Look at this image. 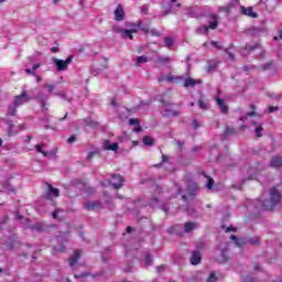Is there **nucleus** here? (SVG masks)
<instances>
[{"mask_svg":"<svg viewBox=\"0 0 282 282\" xmlns=\"http://www.w3.org/2000/svg\"><path fill=\"white\" fill-rule=\"evenodd\" d=\"M155 193L160 194L162 193V187H160L159 185L155 186Z\"/></svg>","mask_w":282,"mask_h":282,"instance_id":"052dcab7","label":"nucleus"},{"mask_svg":"<svg viewBox=\"0 0 282 282\" xmlns=\"http://www.w3.org/2000/svg\"><path fill=\"white\" fill-rule=\"evenodd\" d=\"M251 243H252L253 246H257V243H259V238H253V239H251Z\"/></svg>","mask_w":282,"mask_h":282,"instance_id":"bf43d9fd","label":"nucleus"},{"mask_svg":"<svg viewBox=\"0 0 282 282\" xmlns=\"http://www.w3.org/2000/svg\"><path fill=\"white\" fill-rule=\"evenodd\" d=\"M198 107H199V109H203V110L208 109V105H206L205 101L202 99L198 100Z\"/></svg>","mask_w":282,"mask_h":282,"instance_id":"4c0bfd02","label":"nucleus"},{"mask_svg":"<svg viewBox=\"0 0 282 282\" xmlns=\"http://www.w3.org/2000/svg\"><path fill=\"white\" fill-rule=\"evenodd\" d=\"M274 111H279V107L270 106L269 107V113H274Z\"/></svg>","mask_w":282,"mask_h":282,"instance_id":"3c124183","label":"nucleus"},{"mask_svg":"<svg viewBox=\"0 0 282 282\" xmlns=\"http://www.w3.org/2000/svg\"><path fill=\"white\" fill-rule=\"evenodd\" d=\"M33 230H36L37 232H41L43 230V225L42 224H35L33 225Z\"/></svg>","mask_w":282,"mask_h":282,"instance_id":"79ce46f5","label":"nucleus"},{"mask_svg":"<svg viewBox=\"0 0 282 282\" xmlns=\"http://www.w3.org/2000/svg\"><path fill=\"white\" fill-rule=\"evenodd\" d=\"M129 124H131L132 127H138L140 124V120H138V119H130L129 120Z\"/></svg>","mask_w":282,"mask_h":282,"instance_id":"a19ab883","label":"nucleus"},{"mask_svg":"<svg viewBox=\"0 0 282 282\" xmlns=\"http://www.w3.org/2000/svg\"><path fill=\"white\" fill-rule=\"evenodd\" d=\"M202 262V253L199 251H194L191 257L192 265H199Z\"/></svg>","mask_w":282,"mask_h":282,"instance_id":"2eb2a0df","label":"nucleus"},{"mask_svg":"<svg viewBox=\"0 0 282 282\" xmlns=\"http://www.w3.org/2000/svg\"><path fill=\"white\" fill-rule=\"evenodd\" d=\"M138 30L132 29V30H121V36L122 39H130L133 40V34H135Z\"/></svg>","mask_w":282,"mask_h":282,"instance_id":"412c9836","label":"nucleus"},{"mask_svg":"<svg viewBox=\"0 0 282 282\" xmlns=\"http://www.w3.org/2000/svg\"><path fill=\"white\" fill-rule=\"evenodd\" d=\"M72 61H74V56L69 55L65 61L64 59H58L56 57L52 58V62L54 63L57 72H65L67 67L72 64Z\"/></svg>","mask_w":282,"mask_h":282,"instance_id":"f03ea898","label":"nucleus"},{"mask_svg":"<svg viewBox=\"0 0 282 282\" xmlns=\"http://www.w3.org/2000/svg\"><path fill=\"white\" fill-rule=\"evenodd\" d=\"M187 191H189V195H195V191H197V184L193 183L188 185Z\"/></svg>","mask_w":282,"mask_h":282,"instance_id":"f704fd0d","label":"nucleus"},{"mask_svg":"<svg viewBox=\"0 0 282 282\" xmlns=\"http://www.w3.org/2000/svg\"><path fill=\"white\" fill-rule=\"evenodd\" d=\"M46 186L48 188L46 194V199H50L54 204V200L52 199V197H58V195H61V192H58V188L52 186L51 184L46 183Z\"/></svg>","mask_w":282,"mask_h":282,"instance_id":"6e6552de","label":"nucleus"},{"mask_svg":"<svg viewBox=\"0 0 282 282\" xmlns=\"http://www.w3.org/2000/svg\"><path fill=\"white\" fill-rule=\"evenodd\" d=\"M134 131L135 133H140V131H142V128L140 127V124L134 128Z\"/></svg>","mask_w":282,"mask_h":282,"instance_id":"e2e57ef3","label":"nucleus"},{"mask_svg":"<svg viewBox=\"0 0 282 282\" xmlns=\"http://www.w3.org/2000/svg\"><path fill=\"white\" fill-rule=\"evenodd\" d=\"M213 182H214V181H213V178H212V177H207V184H206V187H207V188H209V189H210V188H213Z\"/></svg>","mask_w":282,"mask_h":282,"instance_id":"a18cd8bd","label":"nucleus"},{"mask_svg":"<svg viewBox=\"0 0 282 282\" xmlns=\"http://www.w3.org/2000/svg\"><path fill=\"white\" fill-rule=\"evenodd\" d=\"M17 105L13 106H9V111H8V116H17Z\"/></svg>","mask_w":282,"mask_h":282,"instance_id":"72a5a7b5","label":"nucleus"},{"mask_svg":"<svg viewBox=\"0 0 282 282\" xmlns=\"http://www.w3.org/2000/svg\"><path fill=\"white\" fill-rule=\"evenodd\" d=\"M163 270H164V265H159V267H156V271H158V272H163Z\"/></svg>","mask_w":282,"mask_h":282,"instance_id":"0e129e2a","label":"nucleus"},{"mask_svg":"<svg viewBox=\"0 0 282 282\" xmlns=\"http://www.w3.org/2000/svg\"><path fill=\"white\" fill-rule=\"evenodd\" d=\"M263 131V127L259 126L256 128V135L257 138H261L263 134L261 133Z\"/></svg>","mask_w":282,"mask_h":282,"instance_id":"ea45409f","label":"nucleus"},{"mask_svg":"<svg viewBox=\"0 0 282 282\" xmlns=\"http://www.w3.org/2000/svg\"><path fill=\"white\" fill-rule=\"evenodd\" d=\"M230 239L232 241H235L236 246H238L239 248H241V246H246V240L245 239H238L237 236H235V235H231Z\"/></svg>","mask_w":282,"mask_h":282,"instance_id":"a878e982","label":"nucleus"},{"mask_svg":"<svg viewBox=\"0 0 282 282\" xmlns=\"http://www.w3.org/2000/svg\"><path fill=\"white\" fill-rule=\"evenodd\" d=\"M145 265H153V258L149 253L145 256Z\"/></svg>","mask_w":282,"mask_h":282,"instance_id":"c9c22d12","label":"nucleus"},{"mask_svg":"<svg viewBox=\"0 0 282 282\" xmlns=\"http://www.w3.org/2000/svg\"><path fill=\"white\" fill-rule=\"evenodd\" d=\"M210 43H212V45H213L214 47H216V50H221V46L219 45V42L212 41Z\"/></svg>","mask_w":282,"mask_h":282,"instance_id":"603ef678","label":"nucleus"},{"mask_svg":"<svg viewBox=\"0 0 282 282\" xmlns=\"http://www.w3.org/2000/svg\"><path fill=\"white\" fill-rule=\"evenodd\" d=\"M43 88L47 90L48 94H52V91H54V89H56V86L53 84H44Z\"/></svg>","mask_w":282,"mask_h":282,"instance_id":"7c9ffc66","label":"nucleus"},{"mask_svg":"<svg viewBox=\"0 0 282 282\" xmlns=\"http://www.w3.org/2000/svg\"><path fill=\"white\" fill-rule=\"evenodd\" d=\"M197 228V225L195 223H186L185 224V232H193Z\"/></svg>","mask_w":282,"mask_h":282,"instance_id":"cd10ccee","label":"nucleus"},{"mask_svg":"<svg viewBox=\"0 0 282 282\" xmlns=\"http://www.w3.org/2000/svg\"><path fill=\"white\" fill-rule=\"evenodd\" d=\"M226 54L229 56L230 61H235V54H232L228 48L225 50Z\"/></svg>","mask_w":282,"mask_h":282,"instance_id":"09e8293b","label":"nucleus"},{"mask_svg":"<svg viewBox=\"0 0 282 282\" xmlns=\"http://www.w3.org/2000/svg\"><path fill=\"white\" fill-rule=\"evenodd\" d=\"M202 84V79H195L193 77H188L184 79L183 87L188 89V87H195V85Z\"/></svg>","mask_w":282,"mask_h":282,"instance_id":"9b49d317","label":"nucleus"},{"mask_svg":"<svg viewBox=\"0 0 282 282\" xmlns=\"http://www.w3.org/2000/svg\"><path fill=\"white\" fill-rule=\"evenodd\" d=\"M2 188H4V191L8 193H14V186L10 185L9 181L2 182Z\"/></svg>","mask_w":282,"mask_h":282,"instance_id":"bb28decb","label":"nucleus"},{"mask_svg":"<svg viewBox=\"0 0 282 282\" xmlns=\"http://www.w3.org/2000/svg\"><path fill=\"white\" fill-rule=\"evenodd\" d=\"M261 48V44L256 43V44H247L245 46V50L241 52V56H248V53L246 52H254V50Z\"/></svg>","mask_w":282,"mask_h":282,"instance_id":"4468645a","label":"nucleus"},{"mask_svg":"<svg viewBox=\"0 0 282 282\" xmlns=\"http://www.w3.org/2000/svg\"><path fill=\"white\" fill-rule=\"evenodd\" d=\"M115 19L117 21H123L124 19V10L122 9V4H118L116 11H115Z\"/></svg>","mask_w":282,"mask_h":282,"instance_id":"6ab92c4d","label":"nucleus"},{"mask_svg":"<svg viewBox=\"0 0 282 282\" xmlns=\"http://www.w3.org/2000/svg\"><path fill=\"white\" fill-rule=\"evenodd\" d=\"M44 148H45V143L35 145V150L37 151V153H42L44 158H56V151L46 152V151H43Z\"/></svg>","mask_w":282,"mask_h":282,"instance_id":"9d476101","label":"nucleus"},{"mask_svg":"<svg viewBox=\"0 0 282 282\" xmlns=\"http://www.w3.org/2000/svg\"><path fill=\"white\" fill-rule=\"evenodd\" d=\"M67 142L68 144H73V142H76V135H72L70 138H68Z\"/></svg>","mask_w":282,"mask_h":282,"instance_id":"6e6d98bb","label":"nucleus"},{"mask_svg":"<svg viewBox=\"0 0 282 282\" xmlns=\"http://www.w3.org/2000/svg\"><path fill=\"white\" fill-rule=\"evenodd\" d=\"M143 144H145V147H153V138L144 137L143 138Z\"/></svg>","mask_w":282,"mask_h":282,"instance_id":"473e14b6","label":"nucleus"},{"mask_svg":"<svg viewBox=\"0 0 282 282\" xmlns=\"http://www.w3.org/2000/svg\"><path fill=\"white\" fill-rule=\"evenodd\" d=\"M104 149L105 151H118L119 147H118V143H111L110 140H106L104 142Z\"/></svg>","mask_w":282,"mask_h":282,"instance_id":"a211bd4d","label":"nucleus"},{"mask_svg":"<svg viewBox=\"0 0 282 282\" xmlns=\"http://www.w3.org/2000/svg\"><path fill=\"white\" fill-rule=\"evenodd\" d=\"M265 197V194L262 195L261 199H258V204L256 205V208L259 210H274V207L279 202H281V193L276 189V187H273L270 189V199H263Z\"/></svg>","mask_w":282,"mask_h":282,"instance_id":"f257e3e1","label":"nucleus"},{"mask_svg":"<svg viewBox=\"0 0 282 282\" xmlns=\"http://www.w3.org/2000/svg\"><path fill=\"white\" fill-rule=\"evenodd\" d=\"M271 166L273 167V169H279V167H281L282 166V158L281 156H273L272 159H271Z\"/></svg>","mask_w":282,"mask_h":282,"instance_id":"5701e85b","label":"nucleus"},{"mask_svg":"<svg viewBox=\"0 0 282 282\" xmlns=\"http://www.w3.org/2000/svg\"><path fill=\"white\" fill-rule=\"evenodd\" d=\"M225 232H237V228L230 226L225 230Z\"/></svg>","mask_w":282,"mask_h":282,"instance_id":"864d4df0","label":"nucleus"},{"mask_svg":"<svg viewBox=\"0 0 282 282\" xmlns=\"http://www.w3.org/2000/svg\"><path fill=\"white\" fill-rule=\"evenodd\" d=\"M17 133H19V128L14 126V123H9V128H8L9 138H12V135H17Z\"/></svg>","mask_w":282,"mask_h":282,"instance_id":"b1692460","label":"nucleus"},{"mask_svg":"<svg viewBox=\"0 0 282 282\" xmlns=\"http://www.w3.org/2000/svg\"><path fill=\"white\" fill-rule=\"evenodd\" d=\"M208 25L200 26L196 30V34H208Z\"/></svg>","mask_w":282,"mask_h":282,"instance_id":"c756f323","label":"nucleus"},{"mask_svg":"<svg viewBox=\"0 0 282 282\" xmlns=\"http://www.w3.org/2000/svg\"><path fill=\"white\" fill-rule=\"evenodd\" d=\"M272 67H274V63H272V62H269V63L262 65L263 70L272 69Z\"/></svg>","mask_w":282,"mask_h":282,"instance_id":"58836bf2","label":"nucleus"},{"mask_svg":"<svg viewBox=\"0 0 282 282\" xmlns=\"http://www.w3.org/2000/svg\"><path fill=\"white\" fill-rule=\"evenodd\" d=\"M51 52H53V53H56V52H58V47H56V46H53V47L51 48Z\"/></svg>","mask_w":282,"mask_h":282,"instance_id":"774afa93","label":"nucleus"},{"mask_svg":"<svg viewBox=\"0 0 282 282\" xmlns=\"http://www.w3.org/2000/svg\"><path fill=\"white\" fill-rule=\"evenodd\" d=\"M149 32L152 34V36H160V32H158L155 29H149Z\"/></svg>","mask_w":282,"mask_h":282,"instance_id":"49530a36","label":"nucleus"},{"mask_svg":"<svg viewBox=\"0 0 282 282\" xmlns=\"http://www.w3.org/2000/svg\"><path fill=\"white\" fill-rule=\"evenodd\" d=\"M207 282H217V275H215V273H210Z\"/></svg>","mask_w":282,"mask_h":282,"instance_id":"37998d69","label":"nucleus"},{"mask_svg":"<svg viewBox=\"0 0 282 282\" xmlns=\"http://www.w3.org/2000/svg\"><path fill=\"white\" fill-rule=\"evenodd\" d=\"M84 208L86 210H100L102 208V203L100 200L85 202Z\"/></svg>","mask_w":282,"mask_h":282,"instance_id":"0eeeda50","label":"nucleus"},{"mask_svg":"<svg viewBox=\"0 0 282 282\" xmlns=\"http://www.w3.org/2000/svg\"><path fill=\"white\" fill-rule=\"evenodd\" d=\"M242 14H246L247 17H251V19H257V13H254V11L252 10L251 7L249 8H242Z\"/></svg>","mask_w":282,"mask_h":282,"instance_id":"393cba45","label":"nucleus"},{"mask_svg":"<svg viewBox=\"0 0 282 282\" xmlns=\"http://www.w3.org/2000/svg\"><path fill=\"white\" fill-rule=\"evenodd\" d=\"M202 248H204V242H199V243L197 245V249H198V250H202Z\"/></svg>","mask_w":282,"mask_h":282,"instance_id":"338daca9","label":"nucleus"},{"mask_svg":"<svg viewBox=\"0 0 282 282\" xmlns=\"http://www.w3.org/2000/svg\"><path fill=\"white\" fill-rule=\"evenodd\" d=\"M47 98H50V96L43 93L37 95V100L41 102L42 111H47Z\"/></svg>","mask_w":282,"mask_h":282,"instance_id":"ddd939ff","label":"nucleus"},{"mask_svg":"<svg viewBox=\"0 0 282 282\" xmlns=\"http://www.w3.org/2000/svg\"><path fill=\"white\" fill-rule=\"evenodd\" d=\"M19 131H25V124L18 126Z\"/></svg>","mask_w":282,"mask_h":282,"instance_id":"680f3d73","label":"nucleus"},{"mask_svg":"<svg viewBox=\"0 0 282 282\" xmlns=\"http://www.w3.org/2000/svg\"><path fill=\"white\" fill-rule=\"evenodd\" d=\"M80 254H83V251L80 249L75 250L73 256L69 258L70 268H74V265L78 263V260L80 259Z\"/></svg>","mask_w":282,"mask_h":282,"instance_id":"f8f14e48","label":"nucleus"},{"mask_svg":"<svg viewBox=\"0 0 282 282\" xmlns=\"http://www.w3.org/2000/svg\"><path fill=\"white\" fill-rule=\"evenodd\" d=\"M58 213H61V209H55L52 214L53 219H58Z\"/></svg>","mask_w":282,"mask_h":282,"instance_id":"8fccbe9b","label":"nucleus"},{"mask_svg":"<svg viewBox=\"0 0 282 282\" xmlns=\"http://www.w3.org/2000/svg\"><path fill=\"white\" fill-rule=\"evenodd\" d=\"M163 107H164V116H177V111L173 110L171 108V104L166 102V101H162Z\"/></svg>","mask_w":282,"mask_h":282,"instance_id":"aec40b11","label":"nucleus"},{"mask_svg":"<svg viewBox=\"0 0 282 282\" xmlns=\"http://www.w3.org/2000/svg\"><path fill=\"white\" fill-rule=\"evenodd\" d=\"M83 276H87V273H83V274H80V275L75 274V279H80V278H83Z\"/></svg>","mask_w":282,"mask_h":282,"instance_id":"69168bd1","label":"nucleus"},{"mask_svg":"<svg viewBox=\"0 0 282 282\" xmlns=\"http://www.w3.org/2000/svg\"><path fill=\"white\" fill-rule=\"evenodd\" d=\"M150 206H152V207L158 206V198H156V197H153V198L150 200Z\"/></svg>","mask_w":282,"mask_h":282,"instance_id":"de8ad7c7","label":"nucleus"},{"mask_svg":"<svg viewBox=\"0 0 282 282\" xmlns=\"http://www.w3.org/2000/svg\"><path fill=\"white\" fill-rule=\"evenodd\" d=\"M143 63H149V57L147 56H138L137 57V65H142Z\"/></svg>","mask_w":282,"mask_h":282,"instance_id":"2f4dec72","label":"nucleus"},{"mask_svg":"<svg viewBox=\"0 0 282 282\" xmlns=\"http://www.w3.org/2000/svg\"><path fill=\"white\" fill-rule=\"evenodd\" d=\"M218 259L219 263H226V260L229 259L228 256V242H223L218 247Z\"/></svg>","mask_w":282,"mask_h":282,"instance_id":"20e7f679","label":"nucleus"},{"mask_svg":"<svg viewBox=\"0 0 282 282\" xmlns=\"http://www.w3.org/2000/svg\"><path fill=\"white\" fill-rule=\"evenodd\" d=\"M160 83L165 82V83H182V80H184L183 76H175L173 74H169V75H162L159 78Z\"/></svg>","mask_w":282,"mask_h":282,"instance_id":"423d86ee","label":"nucleus"},{"mask_svg":"<svg viewBox=\"0 0 282 282\" xmlns=\"http://www.w3.org/2000/svg\"><path fill=\"white\" fill-rule=\"evenodd\" d=\"M31 100H33L32 96H29L28 91L23 90L20 95L14 97L13 105H15V107H21Z\"/></svg>","mask_w":282,"mask_h":282,"instance_id":"7ed1b4c3","label":"nucleus"},{"mask_svg":"<svg viewBox=\"0 0 282 282\" xmlns=\"http://www.w3.org/2000/svg\"><path fill=\"white\" fill-rule=\"evenodd\" d=\"M192 127H193V129H199V122L197 120H194L192 122Z\"/></svg>","mask_w":282,"mask_h":282,"instance_id":"5fc2aeb1","label":"nucleus"},{"mask_svg":"<svg viewBox=\"0 0 282 282\" xmlns=\"http://www.w3.org/2000/svg\"><path fill=\"white\" fill-rule=\"evenodd\" d=\"M237 3V1H231L228 6L226 7H218V12H226V14H230L234 6Z\"/></svg>","mask_w":282,"mask_h":282,"instance_id":"4be33fe9","label":"nucleus"},{"mask_svg":"<svg viewBox=\"0 0 282 282\" xmlns=\"http://www.w3.org/2000/svg\"><path fill=\"white\" fill-rule=\"evenodd\" d=\"M141 30H142L143 32H145L147 34H149V26H148V25H142V26H141Z\"/></svg>","mask_w":282,"mask_h":282,"instance_id":"4d7b16f0","label":"nucleus"},{"mask_svg":"<svg viewBox=\"0 0 282 282\" xmlns=\"http://www.w3.org/2000/svg\"><path fill=\"white\" fill-rule=\"evenodd\" d=\"M160 63H163V65H166V63H171V57H159Z\"/></svg>","mask_w":282,"mask_h":282,"instance_id":"e433bc0d","label":"nucleus"},{"mask_svg":"<svg viewBox=\"0 0 282 282\" xmlns=\"http://www.w3.org/2000/svg\"><path fill=\"white\" fill-rule=\"evenodd\" d=\"M164 43H165V47H167V50H171V47H173V45H175V41H173L172 37H170V36L164 39Z\"/></svg>","mask_w":282,"mask_h":282,"instance_id":"c85d7f7f","label":"nucleus"},{"mask_svg":"<svg viewBox=\"0 0 282 282\" xmlns=\"http://www.w3.org/2000/svg\"><path fill=\"white\" fill-rule=\"evenodd\" d=\"M41 65H43V63L39 62L33 64L32 68H28V64L25 65V74H28L29 76H35L36 77V82L41 83V80H43V78H41V76L36 75V69H39V67H41Z\"/></svg>","mask_w":282,"mask_h":282,"instance_id":"39448f33","label":"nucleus"},{"mask_svg":"<svg viewBox=\"0 0 282 282\" xmlns=\"http://www.w3.org/2000/svg\"><path fill=\"white\" fill-rule=\"evenodd\" d=\"M171 8H182V3H177V0H171Z\"/></svg>","mask_w":282,"mask_h":282,"instance_id":"c03bdc74","label":"nucleus"},{"mask_svg":"<svg viewBox=\"0 0 282 282\" xmlns=\"http://www.w3.org/2000/svg\"><path fill=\"white\" fill-rule=\"evenodd\" d=\"M110 184L113 186V188H122V184H124V178H122L121 175L113 174Z\"/></svg>","mask_w":282,"mask_h":282,"instance_id":"1a4fd4ad","label":"nucleus"},{"mask_svg":"<svg viewBox=\"0 0 282 282\" xmlns=\"http://www.w3.org/2000/svg\"><path fill=\"white\" fill-rule=\"evenodd\" d=\"M216 102H217L221 113H228V106L226 105V100H224L219 97H216Z\"/></svg>","mask_w":282,"mask_h":282,"instance_id":"f3484780","label":"nucleus"},{"mask_svg":"<svg viewBox=\"0 0 282 282\" xmlns=\"http://www.w3.org/2000/svg\"><path fill=\"white\" fill-rule=\"evenodd\" d=\"M94 155H96V152H89L87 160H91L94 158Z\"/></svg>","mask_w":282,"mask_h":282,"instance_id":"13d9d810","label":"nucleus"},{"mask_svg":"<svg viewBox=\"0 0 282 282\" xmlns=\"http://www.w3.org/2000/svg\"><path fill=\"white\" fill-rule=\"evenodd\" d=\"M210 19L208 30H217V26L219 25V17H217V14H210Z\"/></svg>","mask_w":282,"mask_h":282,"instance_id":"dca6fc26","label":"nucleus"}]
</instances>
